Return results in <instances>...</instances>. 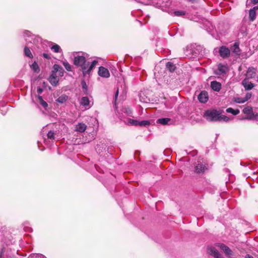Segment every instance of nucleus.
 I'll use <instances>...</instances> for the list:
<instances>
[{
  "mask_svg": "<svg viewBox=\"0 0 258 258\" xmlns=\"http://www.w3.org/2000/svg\"><path fill=\"white\" fill-rule=\"evenodd\" d=\"M24 37L26 42L24 47V54L26 56L32 58L33 56L31 53V49L35 48V46L38 47V44L41 42L40 37L32 34L30 32L26 31L24 32Z\"/></svg>",
  "mask_w": 258,
  "mask_h": 258,
  "instance_id": "f257e3e1",
  "label": "nucleus"
},
{
  "mask_svg": "<svg viewBox=\"0 0 258 258\" xmlns=\"http://www.w3.org/2000/svg\"><path fill=\"white\" fill-rule=\"evenodd\" d=\"M219 112L215 109H210L205 111L204 114L205 118L210 121H218Z\"/></svg>",
  "mask_w": 258,
  "mask_h": 258,
  "instance_id": "f03ea898",
  "label": "nucleus"
},
{
  "mask_svg": "<svg viewBox=\"0 0 258 258\" xmlns=\"http://www.w3.org/2000/svg\"><path fill=\"white\" fill-rule=\"evenodd\" d=\"M87 54L83 53L76 52L74 54V64L80 67L87 61L86 57Z\"/></svg>",
  "mask_w": 258,
  "mask_h": 258,
  "instance_id": "7ed1b4c3",
  "label": "nucleus"
},
{
  "mask_svg": "<svg viewBox=\"0 0 258 258\" xmlns=\"http://www.w3.org/2000/svg\"><path fill=\"white\" fill-rule=\"evenodd\" d=\"M195 172L197 173H204L208 169L207 165L198 161L195 165Z\"/></svg>",
  "mask_w": 258,
  "mask_h": 258,
  "instance_id": "20e7f679",
  "label": "nucleus"
},
{
  "mask_svg": "<svg viewBox=\"0 0 258 258\" xmlns=\"http://www.w3.org/2000/svg\"><path fill=\"white\" fill-rule=\"evenodd\" d=\"M54 132L52 131H49L47 133V139H44V142L47 146H50L51 142H52L55 140Z\"/></svg>",
  "mask_w": 258,
  "mask_h": 258,
  "instance_id": "39448f33",
  "label": "nucleus"
},
{
  "mask_svg": "<svg viewBox=\"0 0 258 258\" xmlns=\"http://www.w3.org/2000/svg\"><path fill=\"white\" fill-rule=\"evenodd\" d=\"M98 74L103 78H108L110 77V73L108 70L102 66L99 67Z\"/></svg>",
  "mask_w": 258,
  "mask_h": 258,
  "instance_id": "423d86ee",
  "label": "nucleus"
},
{
  "mask_svg": "<svg viewBox=\"0 0 258 258\" xmlns=\"http://www.w3.org/2000/svg\"><path fill=\"white\" fill-rule=\"evenodd\" d=\"M48 80L52 86H55L57 85L59 81V79L56 76V73L53 70L52 71L51 74Z\"/></svg>",
  "mask_w": 258,
  "mask_h": 258,
  "instance_id": "0eeeda50",
  "label": "nucleus"
},
{
  "mask_svg": "<svg viewBox=\"0 0 258 258\" xmlns=\"http://www.w3.org/2000/svg\"><path fill=\"white\" fill-rule=\"evenodd\" d=\"M219 54L223 58H227L230 55V50L226 46H221L219 49Z\"/></svg>",
  "mask_w": 258,
  "mask_h": 258,
  "instance_id": "6e6552de",
  "label": "nucleus"
},
{
  "mask_svg": "<svg viewBox=\"0 0 258 258\" xmlns=\"http://www.w3.org/2000/svg\"><path fill=\"white\" fill-rule=\"evenodd\" d=\"M220 248L224 252L226 256L231 257L233 252L229 247L224 244H219Z\"/></svg>",
  "mask_w": 258,
  "mask_h": 258,
  "instance_id": "1a4fd4ad",
  "label": "nucleus"
},
{
  "mask_svg": "<svg viewBox=\"0 0 258 258\" xmlns=\"http://www.w3.org/2000/svg\"><path fill=\"white\" fill-rule=\"evenodd\" d=\"M209 95L207 92L205 91H202L198 96V99L201 103H206L208 101Z\"/></svg>",
  "mask_w": 258,
  "mask_h": 258,
  "instance_id": "9d476101",
  "label": "nucleus"
},
{
  "mask_svg": "<svg viewBox=\"0 0 258 258\" xmlns=\"http://www.w3.org/2000/svg\"><path fill=\"white\" fill-rule=\"evenodd\" d=\"M227 70L226 66L220 64L218 66L217 69L215 71V74L218 75H221L226 74Z\"/></svg>",
  "mask_w": 258,
  "mask_h": 258,
  "instance_id": "9b49d317",
  "label": "nucleus"
},
{
  "mask_svg": "<svg viewBox=\"0 0 258 258\" xmlns=\"http://www.w3.org/2000/svg\"><path fill=\"white\" fill-rule=\"evenodd\" d=\"M242 85L246 90H250L254 87V85L249 82L247 78H245L242 81Z\"/></svg>",
  "mask_w": 258,
  "mask_h": 258,
  "instance_id": "f8f14e48",
  "label": "nucleus"
},
{
  "mask_svg": "<svg viewBox=\"0 0 258 258\" xmlns=\"http://www.w3.org/2000/svg\"><path fill=\"white\" fill-rule=\"evenodd\" d=\"M246 76V78H247L248 79L254 78L256 76V69L254 68H248Z\"/></svg>",
  "mask_w": 258,
  "mask_h": 258,
  "instance_id": "ddd939ff",
  "label": "nucleus"
},
{
  "mask_svg": "<svg viewBox=\"0 0 258 258\" xmlns=\"http://www.w3.org/2000/svg\"><path fill=\"white\" fill-rule=\"evenodd\" d=\"M89 62L86 61L82 66H80L81 68L82 73L84 76L90 75V72L89 70Z\"/></svg>",
  "mask_w": 258,
  "mask_h": 258,
  "instance_id": "4468645a",
  "label": "nucleus"
},
{
  "mask_svg": "<svg viewBox=\"0 0 258 258\" xmlns=\"http://www.w3.org/2000/svg\"><path fill=\"white\" fill-rule=\"evenodd\" d=\"M36 104L38 105V104L40 105L41 107H42L44 109H46L48 107V104L45 101L43 98L41 96L38 95L37 96L36 98Z\"/></svg>",
  "mask_w": 258,
  "mask_h": 258,
  "instance_id": "2eb2a0df",
  "label": "nucleus"
},
{
  "mask_svg": "<svg viewBox=\"0 0 258 258\" xmlns=\"http://www.w3.org/2000/svg\"><path fill=\"white\" fill-rule=\"evenodd\" d=\"M209 253L215 258H222L219 252L214 247H210L208 249Z\"/></svg>",
  "mask_w": 258,
  "mask_h": 258,
  "instance_id": "dca6fc26",
  "label": "nucleus"
},
{
  "mask_svg": "<svg viewBox=\"0 0 258 258\" xmlns=\"http://www.w3.org/2000/svg\"><path fill=\"white\" fill-rule=\"evenodd\" d=\"M258 9V7H254L249 11V18L251 21H253L256 18V11Z\"/></svg>",
  "mask_w": 258,
  "mask_h": 258,
  "instance_id": "f3484780",
  "label": "nucleus"
},
{
  "mask_svg": "<svg viewBox=\"0 0 258 258\" xmlns=\"http://www.w3.org/2000/svg\"><path fill=\"white\" fill-rule=\"evenodd\" d=\"M211 88L217 92H219L221 89V84L217 81H212L211 82Z\"/></svg>",
  "mask_w": 258,
  "mask_h": 258,
  "instance_id": "a211bd4d",
  "label": "nucleus"
},
{
  "mask_svg": "<svg viewBox=\"0 0 258 258\" xmlns=\"http://www.w3.org/2000/svg\"><path fill=\"white\" fill-rule=\"evenodd\" d=\"M53 69L56 73L57 72L60 76H62L63 75L64 70L60 66L55 64L53 67Z\"/></svg>",
  "mask_w": 258,
  "mask_h": 258,
  "instance_id": "6ab92c4d",
  "label": "nucleus"
},
{
  "mask_svg": "<svg viewBox=\"0 0 258 258\" xmlns=\"http://www.w3.org/2000/svg\"><path fill=\"white\" fill-rule=\"evenodd\" d=\"M87 128V126L85 123H79L76 125L75 130L77 132L83 133Z\"/></svg>",
  "mask_w": 258,
  "mask_h": 258,
  "instance_id": "aec40b11",
  "label": "nucleus"
},
{
  "mask_svg": "<svg viewBox=\"0 0 258 258\" xmlns=\"http://www.w3.org/2000/svg\"><path fill=\"white\" fill-rule=\"evenodd\" d=\"M80 103L86 108H89L90 107V101L88 97H83L81 100Z\"/></svg>",
  "mask_w": 258,
  "mask_h": 258,
  "instance_id": "412c9836",
  "label": "nucleus"
},
{
  "mask_svg": "<svg viewBox=\"0 0 258 258\" xmlns=\"http://www.w3.org/2000/svg\"><path fill=\"white\" fill-rule=\"evenodd\" d=\"M243 113L247 115L246 117H249L253 114V109L250 106H246L242 110Z\"/></svg>",
  "mask_w": 258,
  "mask_h": 258,
  "instance_id": "4be33fe9",
  "label": "nucleus"
},
{
  "mask_svg": "<svg viewBox=\"0 0 258 258\" xmlns=\"http://www.w3.org/2000/svg\"><path fill=\"white\" fill-rule=\"evenodd\" d=\"M11 237V236L9 233H7L6 235H4L3 234V231H0V238L1 240L6 242L7 244H9L7 239L8 238L10 240V237Z\"/></svg>",
  "mask_w": 258,
  "mask_h": 258,
  "instance_id": "5701e85b",
  "label": "nucleus"
},
{
  "mask_svg": "<svg viewBox=\"0 0 258 258\" xmlns=\"http://www.w3.org/2000/svg\"><path fill=\"white\" fill-rule=\"evenodd\" d=\"M171 119L169 118H159L157 120V123L161 124L162 125L168 124Z\"/></svg>",
  "mask_w": 258,
  "mask_h": 258,
  "instance_id": "b1692460",
  "label": "nucleus"
},
{
  "mask_svg": "<svg viewBox=\"0 0 258 258\" xmlns=\"http://www.w3.org/2000/svg\"><path fill=\"white\" fill-rule=\"evenodd\" d=\"M51 49L55 53L62 52L60 47L56 44H53L51 47Z\"/></svg>",
  "mask_w": 258,
  "mask_h": 258,
  "instance_id": "393cba45",
  "label": "nucleus"
},
{
  "mask_svg": "<svg viewBox=\"0 0 258 258\" xmlns=\"http://www.w3.org/2000/svg\"><path fill=\"white\" fill-rule=\"evenodd\" d=\"M68 96L66 95H62L56 100V101L59 103H63L68 100Z\"/></svg>",
  "mask_w": 258,
  "mask_h": 258,
  "instance_id": "a878e982",
  "label": "nucleus"
},
{
  "mask_svg": "<svg viewBox=\"0 0 258 258\" xmlns=\"http://www.w3.org/2000/svg\"><path fill=\"white\" fill-rule=\"evenodd\" d=\"M166 66V68L171 72H173L176 68L175 65L171 62H168Z\"/></svg>",
  "mask_w": 258,
  "mask_h": 258,
  "instance_id": "bb28decb",
  "label": "nucleus"
},
{
  "mask_svg": "<svg viewBox=\"0 0 258 258\" xmlns=\"http://www.w3.org/2000/svg\"><path fill=\"white\" fill-rule=\"evenodd\" d=\"M61 62L68 71H72V66L66 60H62Z\"/></svg>",
  "mask_w": 258,
  "mask_h": 258,
  "instance_id": "cd10ccee",
  "label": "nucleus"
},
{
  "mask_svg": "<svg viewBox=\"0 0 258 258\" xmlns=\"http://www.w3.org/2000/svg\"><path fill=\"white\" fill-rule=\"evenodd\" d=\"M219 119H218V121H225V122H228L229 121L230 118L227 117V116L225 115L221 114L220 113H219Z\"/></svg>",
  "mask_w": 258,
  "mask_h": 258,
  "instance_id": "c85d7f7f",
  "label": "nucleus"
},
{
  "mask_svg": "<svg viewBox=\"0 0 258 258\" xmlns=\"http://www.w3.org/2000/svg\"><path fill=\"white\" fill-rule=\"evenodd\" d=\"M232 51L238 54L240 51V49L239 47V44L238 43L235 42L234 45H233L232 47Z\"/></svg>",
  "mask_w": 258,
  "mask_h": 258,
  "instance_id": "c756f323",
  "label": "nucleus"
},
{
  "mask_svg": "<svg viewBox=\"0 0 258 258\" xmlns=\"http://www.w3.org/2000/svg\"><path fill=\"white\" fill-rule=\"evenodd\" d=\"M98 62V61L97 60H94L91 62L90 65L89 64V70L90 71V74L91 73L92 70L95 68Z\"/></svg>",
  "mask_w": 258,
  "mask_h": 258,
  "instance_id": "7c9ffc66",
  "label": "nucleus"
},
{
  "mask_svg": "<svg viewBox=\"0 0 258 258\" xmlns=\"http://www.w3.org/2000/svg\"><path fill=\"white\" fill-rule=\"evenodd\" d=\"M226 112L228 113H232L233 115H237L239 113V110L238 109H233L232 108H228L226 109Z\"/></svg>",
  "mask_w": 258,
  "mask_h": 258,
  "instance_id": "2f4dec72",
  "label": "nucleus"
},
{
  "mask_svg": "<svg viewBox=\"0 0 258 258\" xmlns=\"http://www.w3.org/2000/svg\"><path fill=\"white\" fill-rule=\"evenodd\" d=\"M31 68L35 72L38 73L39 72V68L38 64L35 61L31 65Z\"/></svg>",
  "mask_w": 258,
  "mask_h": 258,
  "instance_id": "473e14b6",
  "label": "nucleus"
},
{
  "mask_svg": "<svg viewBox=\"0 0 258 258\" xmlns=\"http://www.w3.org/2000/svg\"><path fill=\"white\" fill-rule=\"evenodd\" d=\"M233 100L234 102L237 103H243L245 102V100H244L243 97H234Z\"/></svg>",
  "mask_w": 258,
  "mask_h": 258,
  "instance_id": "72a5a7b5",
  "label": "nucleus"
},
{
  "mask_svg": "<svg viewBox=\"0 0 258 258\" xmlns=\"http://www.w3.org/2000/svg\"><path fill=\"white\" fill-rule=\"evenodd\" d=\"M244 119L258 121V112L256 113V114L253 113L252 115L249 117H246L244 118Z\"/></svg>",
  "mask_w": 258,
  "mask_h": 258,
  "instance_id": "f704fd0d",
  "label": "nucleus"
},
{
  "mask_svg": "<svg viewBox=\"0 0 258 258\" xmlns=\"http://www.w3.org/2000/svg\"><path fill=\"white\" fill-rule=\"evenodd\" d=\"M126 123L133 125H138V121L137 120L132 119L131 118H128L127 119V122Z\"/></svg>",
  "mask_w": 258,
  "mask_h": 258,
  "instance_id": "c9c22d12",
  "label": "nucleus"
},
{
  "mask_svg": "<svg viewBox=\"0 0 258 258\" xmlns=\"http://www.w3.org/2000/svg\"><path fill=\"white\" fill-rule=\"evenodd\" d=\"M29 258H46L44 255L40 254L30 255Z\"/></svg>",
  "mask_w": 258,
  "mask_h": 258,
  "instance_id": "e433bc0d",
  "label": "nucleus"
},
{
  "mask_svg": "<svg viewBox=\"0 0 258 258\" xmlns=\"http://www.w3.org/2000/svg\"><path fill=\"white\" fill-rule=\"evenodd\" d=\"M150 124V122L149 121L147 120H143L141 121H138V125L140 126H147Z\"/></svg>",
  "mask_w": 258,
  "mask_h": 258,
  "instance_id": "4c0bfd02",
  "label": "nucleus"
},
{
  "mask_svg": "<svg viewBox=\"0 0 258 258\" xmlns=\"http://www.w3.org/2000/svg\"><path fill=\"white\" fill-rule=\"evenodd\" d=\"M162 7H167L170 6L171 2L169 0H162Z\"/></svg>",
  "mask_w": 258,
  "mask_h": 258,
  "instance_id": "58836bf2",
  "label": "nucleus"
},
{
  "mask_svg": "<svg viewBox=\"0 0 258 258\" xmlns=\"http://www.w3.org/2000/svg\"><path fill=\"white\" fill-rule=\"evenodd\" d=\"M174 15L176 16H181L185 15V12L183 11H177L174 12Z\"/></svg>",
  "mask_w": 258,
  "mask_h": 258,
  "instance_id": "ea45409f",
  "label": "nucleus"
},
{
  "mask_svg": "<svg viewBox=\"0 0 258 258\" xmlns=\"http://www.w3.org/2000/svg\"><path fill=\"white\" fill-rule=\"evenodd\" d=\"M81 84H82V88L83 89V91L85 92V93H87V85L86 84V83L84 81H83L81 82Z\"/></svg>",
  "mask_w": 258,
  "mask_h": 258,
  "instance_id": "a19ab883",
  "label": "nucleus"
},
{
  "mask_svg": "<svg viewBox=\"0 0 258 258\" xmlns=\"http://www.w3.org/2000/svg\"><path fill=\"white\" fill-rule=\"evenodd\" d=\"M251 97V94L250 93H247L245 95V97H243L245 102L247 101L248 99H249Z\"/></svg>",
  "mask_w": 258,
  "mask_h": 258,
  "instance_id": "79ce46f5",
  "label": "nucleus"
},
{
  "mask_svg": "<svg viewBox=\"0 0 258 258\" xmlns=\"http://www.w3.org/2000/svg\"><path fill=\"white\" fill-rule=\"evenodd\" d=\"M43 56L46 58V59H49L51 58V56H50V55L48 54V53H43V54H42Z\"/></svg>",
  "mask_w": 258,
  "mask_h": 258,
  "instance_id": "37998d69",
  "label": "nucleus"
},
{
  "mask_svg": "<svg viewBox=\"0 0 258 258\" xmlns=\"http://www.w3.org/2000/svg\"><path fill=\"white\" fill-rule=\"evenodd\" d=\"M5 252V249L4 248H3L0 252V258H2L4 256Z\"/></svg>",
  "mask_w": 258,
  "mask_h": 258,
  "instance_id": "c03bdc74",
  "label": "nucleus"
},
{
  "mask_svg": "<svg viewBox=\"0 0 258 258\" xmlns=\"http://www.w3.org/2000/svg\"><path fill=\"white\" fill-rule=\"evenodd\" d=\"M43 90L41 87H38L37 89V92L39 94H40L43 92Z\"/></svg>",
  "mask_w": 258,
  "mask_h": 258,
  "instance_id": "a18cd8bd",
  "label": "nucleus"
},
{
  "mask_svg": "<svg viewBox=\"0 0 258 258\" xmlns=\"http://www.w3.org/2000/svg\"><path fill=\"white\" fill-rule=\"evenodd\" d=\"M118 95V89L117 90V91H116L115 94V97H114L115 101H116V100L117 99Z\"/></svg>",
  "mask_w": 258,
  "mask_h": 258,
  "instance_id": "49530a36",
  "label": "nucleus"
},
{
  "mask_svg": "<svg viewBox=\"0 0 258 258\" xmlns=\"http://www.w3.org/2000/svg\"><path fill=\"white\" fill-rule=\"evenodd\" d=\"M24 230L25 231H32V229L31 228H26V227H25L24 228Z\"/></svg>",
  "mask_w": 258,
  "mask_h": 258,
  "instance_id": "de8ad7c7",
  "label": "nucleus"
},
{
  "mask_svg": "<svg viewBox=\"0 0 258 258\" xmlns=\"http://www.w3.org/2000/svg\"><path fill=\"white\" fill-rule=\"evenodd\" d=\"M250 1L253 4H256L258 3V0H250Z\"/></svg>",
  "mask_w": 258,
  "mask_h": 258,
  "instance_id": "09e8293b",
  "label": "nucleus"
},
{
  "mask_svg": "<svg viewBox=\"0 0 258 258\" xmlns=\"http://www.w3.org/2000/svg\"><path fill=\"white\" fill-rule=\"evenodd\" d=\"M126 111L128 115H130L131 113V111L129 109H128L127 110L126 109Z\"/></svg>",
  "mask_w": 258,
  "mask_h": 258,
  "instance_id": "8fccbe9b",
  "label": "nucleus"
},
{
  "mask_svg": "<svg viewBox=\"0 0 258 258\" xmlns=\"http://www.w3.org/2000/svg\"><path fill=\"white\" fill-rule=\"evenodd\" d=\"M257 81L258 82V77H257Z\"/></svg>",
  "mask_w": 258,
  "mask_h": 258,
  "instance_id": "3c124183",
  "label": "nucleus"
}]
</instances>
